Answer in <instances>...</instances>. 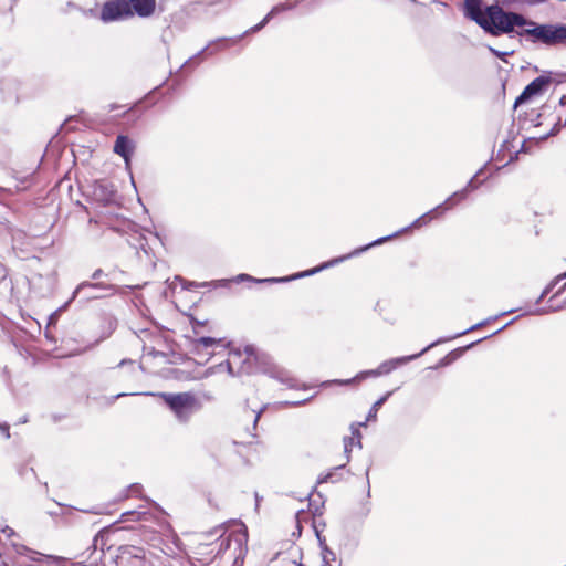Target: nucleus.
<instances>
[{
  "label": "nucleus",
  "instance_id": "38",
  "mask_svg": "<svg viewBox=\"0 0 566 566\" xmlns=\"http://www.w3.org/2000/svg\"><path fill=\"white\" fill-rule=\"evenodd\" d=\"M33 323V325L38 328V331L40 332L41 331V324H40V321L38 319H34V321H31Z\"/></svg>",
  "mask_w": 566,
  "mask_h": 566
},
{
  "label": "nucleus",
  "instance_id": "19",
  "mask_svg": "<svg viewBox=\"0 0 566 566\" xmlns=\"http://www.w3.org/2000/svg\"><path fill=\"white\" fill-rule=\"evenodd\" d=\"M95 196L98 197L104 203H108L114 200L115 190L113 185L106 182H99L95 187Z\"/></svg>",
  "mask_w": 566,
  "mask_h": 566
},
{
  "label": "nucleus",
  "instance_id": "12",
  "mask_svg": "<svg viewBox=\"0 0 566 566\" xmlns=\"http://www.w3.org/2000/svg\"><path fill=\"white\" fill-rule=\"evenodd\" d=\"M135 145L132 139L127 136L119 135L117 136L114 145V153L123 157L126 166L130 163V157L134 153Z\"/></svg>",
  "mask_w": 566,
  "mask_h": 566
},
{
  "label": "nucleus",
  "instance_id": "10",
  "mask_svg": "<svg viewBox=\"0 0 566 566\" xmlns=\"http://www.w3.org/2000/svg\"><path fill=\"white\" fill-rule=\"evenodd\" d=\"M551 82L552 78L551 76L547 75H541L534 78L530 84L525 86L521 95L517 96L514 106L517 107L518 105L525 103L530 98L543 94L547 90Z\"/></svg>",
  "mask_w": 566,
  "mask_h": 566
},
{
  "label": "nucleus",
  "instance_id": "42",
  "mask_svg": "<svg viewBox=\"0 0 566 566\" xmlns=\"http://www.w3.org/2000/svg\"><path fill=\"white\" fill-rule=\"evenodd\" d=\"M149 324H154L155 321L154 319H150V321H147Z\"/></svg>",
  "mask_w": 566,
  "mask_h": 566
},
{
  "label": "nucleus",
  "instance_id": "8",
  "mask_svg": "<svg viewBox=\"0 0 566 566\" xmlns=\"http://www.w3.org/2000/svg\"><path fill=\"white\" fill-rule=\"evenodd\" d=\"M479 174H480V171L469 180L468 185L463 189L453 192L442 205H439L431 211L422 214L420 218H418L413 222V224L417 226V224L427 223L429 220H431L433 217H436L440 210H448V209L452 208L453 206L458 205L460 201L464 200L470 190L478 188V185L474 182V180Z\"/></svg>",
  "mask_w": 566,
  "mask_h": 566
},
{
  "label": "nucleus",
  "instance_id": "32",
  "mask_svg": "<svg viewBox=\"0 0 566 566\" xmlns=\"http://www.w3.org/2000/svg\"><path fill=\"white\" fill-rule=\"evenodd\" d=\"M333 476H334L333 472H329V473H327L325 475H322V476L318 478V483H324V482H327V481H334Z\"/></svg>",
  "mask_w": 566,
  "mask_h": 566
},
{
  "label": "nucleus",
  "instance_id": "6",
  "mask_svg": "<svg viewBox=\"0 0 566 566\" xmlns=\"http://www.w3.org/2000/svg\"><path fill=\"white\" fill-rule=\"evenodd\" d=\"M10 545L19 558L17 560L18 566H39L43 564L60 566L65 560L63 557L40 553L14 541H11Z\"/></svg>",
  "mask_w": 566,
  "mask_h": 566
},
{
  "label": "nucleus",
  "instance_id": "5",
  "mask_svg": "<svg viewBox=\"0 0 566 566\" xmlns=\"http://www.w3.org/2000/svg\"><path fill=\"white\" fill-rule=\"evenodd\" d=\"M117 291L118 287L112 284H104L101 282L92 283L87 281L82 282L73 291L72 296L62 306L52 312L48 318H57V316H60L62 312L76 298H78L80 302H87L112 295Z\"/></svg>",
  "mask_w": 566,
  "mask_h": 566
},
{
  "label": "nucleus",
  "instance_id": "18",
  "mask_svg": "<svg viewBox=\"0 0 566 566\" xmlns=\"http://www.w3.org/2000/svg\"><path fill=\"white\" fill-rule=\"evenodd\" d=\"M109 535H111V531L107 528H104V530L99 531L96 534V536L94 537L92 547H91L93 549L92 555L96 554V552L99 549V554H98V556H96L94 558V562L102 558V556L104 555L105 546L107 545Z\"/></svg>",
  "mask_w": 566,
  "mask_h": 566
},
{
  "label": "nucleus",
  "instance_id": "28",
  "mask_svg": "<svg viewBox=\"0 0 566 566\" xmlns=\"http://www.w3.org/2000/svg\"><path fill=\"white\" fill-rule=\"evenodd\" d=\"M390 238H391V235L379 238V239L375 240L373 243H369L368 245H366V247H364V248H361L359 250H356L355 253H359L361 251H366L368 248H370L373 245H376V244H380V243L387 241Z\"/></svg>",
  "mask_w": 566,
  "mask_h": 566
},
{
  "label": "nucleus",
  "instance_id": "36",
  "mask_svg": "<svg viewBox=\"0 0 566 566\" xmlns=\"http://www.w3.org/2000/svg\"><path fill=\"white\" fill-rule=\"evenodd\" d=\"M104 275V272L102 269H97L93 272L92 274V279L93 280H98L99 277H102Z\"/></svg>",
  "mask_w": 566,
  "mask_h": 566
},
{
  "label": "nucleus",
  "instance_id": "31",
  "mask_svg": "<svg viewBox=\"0 0 566 566\" xmlns=\"http://www.w3.org/2000/svg\"><path fill=\"white\" fill-rule=\"evenodd\" d=\"M0 532L3 533L8 538L12 537L15 535V532L13 528L9 527V526H6L3 528H0Z\"/></svg>",
  "mask_w": 566,
  "mask_h": 566
},
{
  "label": "nucleus",
  "instance_id": "33",
  "mask_svg": "<svg viewBox=\"0 0 566 566\" xmlns=\"http://www.w3.org/2000/svg\"><path fill=\"white\" fill-rule=\"evenodd\" d=\"M513 312H514V310L504 311V312H501L499 314H494V315L490 316L489 318H494V319L502 318L505 315L511 314Z\"/></svg>",
  "mask_w": 566,
  "mask_h": 566
},
{
  "label": "nucleus",
  "instance_id": "11",
  "mask_svg": "<svg viewBox=\"0 0 566 566\" xmlns=\"http://www.w3.org/2000/svg\"><path fill=\"white\" fill-rule=\"evenodd\" d=\"M294 7H295V4H287V3H279V4L274 6L270 10V12L263 18V20L261 22H259L251 29L247 30L242 35L238 36L237 39H233L232 40L233 43H237L243 35H245L248 33H254V32L262 30L272 18H274L275 15H277L281 12L293 9Z\"/></svg>",
  "mask_w": 566,
  "mask_h": 566
},
{
  "label": "nucleus",
  "instance_id": "34",
  "mask_svg": "<svg viewBox=\"0 0 566 566\" xmlns=\"http://www.w3.org/2000/svg\"><path fill=\"white\" fill-rule=\"evenodd\" d=\"M507 325H509V324H506V325H504V326H502V327H500V328H497V329H494V331L490 332L489 334H486V335H484L483 337L479 338V339H478V342H480V340H482V339H484V338H488V337H490L491 335H494V334L499 333L500 331H502L503 328H505Z\"/></svg>",
  "mask_w": 566,
  "mask_h": 566
},
{
  "label": "nucleus",
  "instance_id": "21",
  "mask_svg": "<svg viewBox=\"0 0 566 566\" xmlns=\"http://www.w3.org/2000/svg\"><path fill=\"white\" fill-rule=\"evenodd\" d=\"M234 542L237 549H242V536L239 534H229L227 537H221L220 547L223 549H228L231 547L232 543Z\"/></svg>",
  "mask_w": 566,
  "mask_h": 566
},
{
  "label": "nucleus",
  "instance_id": "4",
  "mask_svg": "<svg viewBox=\"0 0 566 566\" xmlns=\"http://www.w3.org/2000/svg\"><path fill=\"white\" fill-rule=\"evenodd\" d=\"M516 33L532 43L556 45L566 40V25L537 24L526 19L525 25Z\"/></svg>",
  "mask_w": 566,
  "mask_h": 566
},
{
  "label": "nucleus",
  "instance_id": "14",
  "mask_svg": "<svg viewBox=\"0 0 566 566\" xmlns=\"http://www.w3.org/2000/svg\"><path fill=\"white\" fill-rule=\"evenodd\" d=\"M133 14L139 18H149L156 9V0H127Z\"/></svg>",
  "mask_w": 566,
  "mask_h": 566
},
{
  "label": "nucleus",
  "instance_id": "16",
  "mask_svg": "<svg viewBox=\"0 0 566 566\" xmlns=\"http://www.w3.org/2000/svg\"><path fill=\"white\" fill-rule=\"evenodd\" d=\"M318 271H319V269H313V270L305 271L303 273H298V274H296V275H294L292 277H272V279H263V280H255V279H253L252 276H250L248 274H239L235 277V282H242V281H255L258 283L287 282V281H291L293 279L303 277V276H307V275L314 274V273H316Z\"/></svg>",
  "mask_w": 566,
  "mask_h": 566
},
{
  "label": "nucleus",
  "instance_id": "2",
  "mask_svg": "<svg viewBox=\"0 0 566 566\" xmlns=\"http://www.w3.org/2000/svg\"><path fill=\"white\" fill-rule=\"evenodd\" d=\"M489 321H482L480 323H478L476 325H473L471 327H468L465 329H462L460 332H457L452 335H449V336H446L441 339H438L431 344H429L427 347H424L421 352H419L418 354H415V355H409V356H402V357H397V358H391V359H388L384 363H381L376 369H371V370H368V371H363L360 373L359 375L356 376V379H363V378H366L368 376H371V377H378V376H382V375H388L389 373H391L392 370L397 369L398 367L420 357L421 355H423L426 352H428L430 348L434 347L436 345L440 344V343H443V342H449L451 339H454L461 335H464L471 331H475V329H479V328H483L486 323ZM355 380V378L353 379H347V380H343V381H339V384L342 385H348V384H352L353 381Z\"/></svg>",
  "mask_w": 566,
  "mask_h": 566
},
{
  "label": "nucleus",
  "instance_id": "17",
  "mask_svg": "<svg viewBox=\"0 0 566 566\" xmlns=\"http://www.w3.org/2000/svg\"><path fill=\"white\" fill-rule=\"evenodd\" d=\"M359 426H365V423H359L357 426L352 424L350 426L352 436L344 438V451L346 453L347 461L349 460V453L352 452V448L354 444L361 448V433L358 428Z\"/></svg>",
  "mask_w": 566,
  "mask_h": 566
},
{
  "label": "nucleus",
  "instance_id": "40",
  "mask_svg": "<svg viewBox=\"0 0 566 566\" xmlns=\"http://www.w3.org/2000/svg\"><path fill=\"white\" fill-rule=\"evenodd\" d=\"M199 325H203L206 321H196Z\"/></svg>",
  "mask_w": 566,
  "mask_h": 566
},
{
  "label": "nucleus",
  "instance_id": "20",
  "mask_svg": "<svg viewBox=\"0 0 566 566\" xmlns=\"http://www.w3.org/2000/svg\"><path fill=\"white\" fill-rule=\"evenodd\" d=\"M226 41H229L228 38H220V39H217V40H213V41H210L201 51H199L195 56H199L203 53H207L208 55H213L216 54L217 52L223 50V42Z\"/></svg>",
  "mask_w": 566,
  "mask_h": 566
},
{
  "label": "nucleus",
  "instance_id": "30",
  "mask_svg": "<svg viewBox=\"0 0 566 566\" xmlns=\"http://www.w3.org/2000/svg\"><path fill=\"white\" fill-rule=\"evenodd\" d=\"M142 491L140 484H132L128 489L129 495H137Z\"/></svg>",
  "mask_w": 566,
  "mask_h": 566
},
{
  "label": "nucleus",
  "instance_id": "25",
  "mask_svg": "<svg viewBox=\"0 0 566 566\" xmlns=\"http://www.w3.org/2000/svg\"><path fill=\"white\" fill-rule=\"evenodd\" d=\"M44 336L46 339L55 343L57 340L55 331L57 321H45Z\"/></svg>",
  "mask_w": 566,
  "mask_h": 566
},
{
  "label": "nucleus",
  "instance_id": "26",
  "mask_svg": "<svg viewBox=\"0 0 566 566\" xmlns=\"http://www.w3.org/2000/svg\"><path fill=\"white\" fill-rule=\"evenodd\" d=\"M565 280H566V272H564V273H562V274L557 275V276H556V277H555V279H554V280H553V281H552V282H551L546 287H545V290L543 291V293H542L541 297L543 298V297H545L546 295H548V294H549V292L553 290V287H554L556 284H558V283H560L562 281H565Z\"/></svg>",
  "mask_w": 566,
  "mask_h": 566
},
{
  "label": "nucleus",
  "instance_id": "13",
  "mask_svg": "<svg viewBox=\"0 0 566 566\" xmlns=\"http://www.w3.org/2000/svg\"><path fill=\"white\" fill-rule=\"evenodd\" d=\"M464 14L480 27L485 22V10H482L481 0H464Z\"/></svg>",
  "mask_w": 566,
  "mask_h": 566
},
{
  "label": "nucleus",
  "instance_id": "9",
  "mask_svg": "<svg viewBox=\"0 0 566 566\" xmlns=\"http://www.w3.org/2000/svg\"><path fill=\"white\" fill-rule=\"evenodd\" d=\"M133 15L127 0H114L106 2L101 11V19L104 22L125 19Z\"/></svg>",
  "mask_w": 566,
  "mask_h": 566
},
{
  "label": "nucleus",
  "instance_id": "23",
  "mask_svg": "<svg viewBox=\"0 0 566 566\" xmlns=\"http://www.w3.org/2000/svg\"><path fill=\"white\" fill-rule=\"evenodd\" d=\"M271 377L277 379L282 384H285L290 388H297L298 382L295 378H293L289 371L284 370L282 371V375H271Z\"/></svg>",
  "mask_w": 566,
  "mask_h": 566
},
{
  "label": "nucleus",
  "instance_id": "37",
  "mask_svg": "<svg viewBox=\"0 0 566 566\" xmlns=\"http://www.w3.org/2000/svg\"><path fill=\"white\" fill-rule=\"evenodd\" d=\"M263 411V408L261 410H259L255 415H254V418H253V423L254 426L258 423L260 417H261V413Z\"/></svg>",
  "mask_w": 566,
  "mask_h": 566
},
{
  "label": "nucleus",
  "instance_id": "41",
  "mask_svg": "<svg viewBox=\"0 0 566 566\" xmlns=\"http://www.w3.org/2000/svg\"><path fill=\"white\" fill-rule=\"evenodd\" d=\"M343 468H344V464H342V465H339V467L335 468V470H337V469H343Z\"/></svg>",
  "mask_w": 566,
  "mask_h": 566
},
{
  "label": "nucleus",
  "instance_id": "22",
  "mask_svg": "<svg viewBox=\"0 0 566 566\" xmlns=\"http://www.w3.org/2000/svg\"><path fill=\"white\" fill-rule=\"evenodd\" d=\"M123 518L125 521L136 520V521H149L151 514L145 511H128L123 513Z\"/></svg>",
  "mask_w": 566,
  "mask_h": 566
},
{
  "label": "nucleus",
  "instance_id": "27",
  "mask_svg": "<svg viewBox=\"0 0 566 566\" xmlns=\"http://www.w3.org/2000/svg\"><path fill=\"white\" fill-rule=\"evenodd\" d=\"M176 280L181 283L182 290H191L193 287L207 286L209 284L207 282H205V283L188 282L185 279H182L181 276H176Z\"/></svg>",
  "mask_w": 566,
  "mask_h": 566
},
{
  "label": "nucleus",
  "instance_id": "1",
  "mask_svg": "<svg viewBox=\"0 0 566 566\" xmlns=\"http://www.w3.org/2000/svg\"><path fill=\"white\" fill-rule=\"evenodd\" d=\"M191 352L208 361L212 356L228 352L226 366L231 376L250 374L258 366H266L270 357L253 345L243 349L231 347V342L224 337H198L190 342Z\"/></svg>",
  "mask_w": 566,
  "mask_h": 566
},
{
  "label": "nucleus",
  "instance_id": "29",
  "mask_svg": "<svg viewBox=\"0 0 566 566\" xmlns=\"http://www.w3.org/2000/svg\"><path fill=\"white\" fill-rule=\"evenodd\" d=\"M490 50H491V52H492L494 55L499 56V57H500V59H502L503 61H505V59H504V57H505L506 55H511V54H513V51H512V52H502V51H497V50H495V49H493V48H490Z\"/></svg>",
  "mask_w": 566,
  "mask_h": 566
},
{
  "label": "nucleus",
  "instance_id": "39",
  "mask_svg": "<svg viewBox=\"0 0 566 566\" xmlns=\"http://www.w3.org/2000/svg\"><path fill=\"white\" fill-rule=\"evenodd\" d=\"M144 241H145V238H140V239H139V247H140L144 251H146V250H145Z\"/></svg>",
  "mask_w": 566,
  "mask_h": 566
},
{
  "label": "nucleus",
  "instance_id": "7",
  "mask_svg": "<svg viewBox=\"0 0 566 566\" xmlns=\"http://www.w3.org/2000/svg\"><path fill=\"white\" fill-rule=\"evenodd\" d=\"M159 396L168 405L177 419L181 422L188 421L193 411L198 408L196 397L190 392L167 394L161 392Z\"/></svg>",
  "mask_w": 566,
  "mask_h": 566
},
{
  "label": "nucleus",
  "instance_id": "35",
  "mask_svg": "<svg viewBox=\"0 0 566 566\" xmlns=\"http://www.w3.org/2000/svg\"><path fill=\"white\" fill-rule=\"evenodd\" d=\"M0 430L7 439L10 438L9 426L7 423L0 424Z\"/></svg>",
  "mask_w": 566,
  "mask_h": 566
},
{
  "label": "nucleus",
  "instance_id": "24",
  "mask_svg": "<svg viewBox=\"0 0 566 566\" xmlns=\"http://www.w3.org/2000/svg\"><path fill=\"white\" fill-rule=\"evenodd\" d=\"M391 395V391H388L386 395L380 397L370 408L367 420H375L377 417L378 409L387 401L389 396Z\"/></svg>",
  "mask_w": 566,
  "mask_h": 566
},
{
  "label": "nucleus",
  "instance_id": "15",
  "mask_svg": "<svg viewBox=\"0 0 566 566\" xmlns=\"http://www.w3.org/2000/svg\"><path fill=\"white\" fill-rule=\"evenodd\" d=\"M549 293L553 295L548 300V308L552 311L560 308L566 303V282L556 284Z\"/></svg>",
  "mask_w": 566,
  "mask_h": 566
},
{
  "label": "nucleus",
  "instance_id": "3",
  "mask_svg": "<svg viewBox=\"0 0 566 566\" xmlns=\"http://www.w3.org/2000/svg\"><path fill=\"white\" fill-rule=\"evenodd\" d=\"M526 18L520 13L505 11L499 4H491L485 8V22L481 28L489 34L497 36L503 33L516 32L515 28H523Z\"/></svg>",
  "mask_w": 566,
  "mask_h": 566
}]
</instances>
